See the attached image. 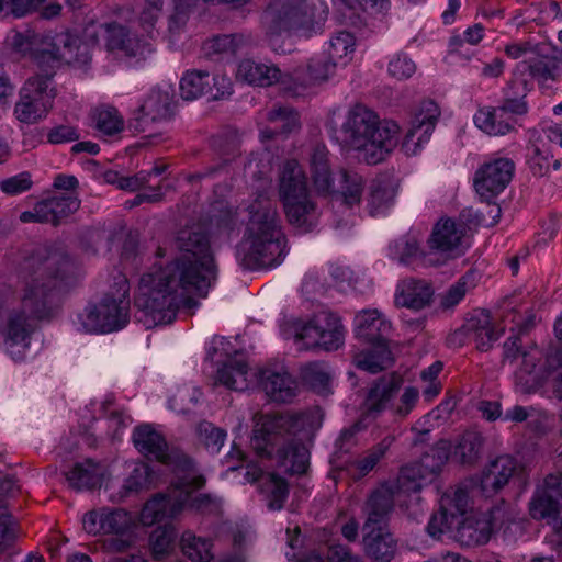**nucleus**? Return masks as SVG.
Here are the masks:
<instances>
[{"label":"nucleus","mask_w":562,"mask_h":562,"mask_svg":"<svg viewBox=\"0 0 562 562\" xmlns=\"http://www.w3.org/2000/svg\"><path fill=\"white\" fill-rule=\"evenodd\" d=\"M425 248H394L393 260L403 267L411 269L423 268V256Z\"/></svg>","instance_id":"62"},{"label":"nucleus","mask_w":562,"mask_h":562,"mask_svg":"<svg viewBox=\"0 0 562 562\" xmlns=\"http://www.w3.org/2000/svg\"><path fill=\"white\" fill-rule=\"evenodd\" d=\"M524 468L517 459L509 454H502L491 460L482 470L479 487L486 497L494 496L502 491L512 479L518 476Z\"/></svg>","instance_id":"21"},{"label":"nucleus","mask_w":562,"mask_h":562,"mask_svg":"<svg viewBox=\"0 0 562 562\" xmlns=\"http://www.w3.org/2000/svg\"><path fill=\"white\" fill-rule=\"evenodd\" d=\"M464 329L476 348L488 350L504 333V328H496L492 322L491 314L486 311H480L473 314L464 325Z\"/></svg>","instance_id":"28"},{"label":"nucleus","mask_w":562,"mask_h":562,"mask_svg":"<svg viewBox=\"0 0 562 562\" xmlns=\"http://www.w3.org/2000/svg\"><path fill=\"white\" fill-rule=\"evenodd\" d=\"M457 520L450 516V512L445 510L441 506L438 513L434 514L427 525L428 533L434 538H439L447 531L456 529Z\"/></svg>","instance_id":"60"},{"label":"nucleus","mask_w":562,"mask_h":562,"mask_svg":"<svg viewBox=\"0 0 562 562\" xmlns=\"http://www.w3.org/2000/svg\"><path fill=\"white\" fill-rule=\"evenodd\" d=\"M317 328L316 315H314L308 322L301 319L290 322L285 329V335L293 339L299 350L321 348Z\"/></svg>","instance_id":"37"},{"label":"nucleus","mask_w":562,"mask_h":562,"mask_svg":"<svg viewBox=\"0 0 562 562\" xmlns=\"http://www.w3.org/2000/svg\"><path fill=\"white\" fill-rule=\"evenodd\" d=\"M483 438L474 431L464 432L457 441L451 458L463 465H473L481 458Z\"/></svg>","instance_id":"38"},{"label":"nucleus","mask_w":562,"mask_h":562,"mask_svg":"<svg viewBox=\"0 0 562 562\" xmlns=\"http://www.w3.org/2000/svg\"><path fill=\"white\" fill-rule=\"evenodd\" d=\"M336 67L330 61L322 63L312 60L308 66V78L314 83H321L328 80L335 72Z\"/></svg>","instance_id":"64"},{"label":"nucleus","mask_w":562,"mask_h":562,"mask_svg":"<svg viewBox=\"0 0 562 562\" xmlns=\"http://www.w3.org/2000/svg\"><path fill=\"white\" fill-rule=\"evenodd\" d=\"M562 512V473L555 472L544 476L536 487L529 501V514L533 519H558Z\"/></svg>","instance_id":"19"},{"label":"nucleus","mask_w":562,"mask_h":562,"mask_svg":"<svg viewBox=\"0 0 562 562\" xmlns=\"http://www.w3.org/2000/svg\"><path fill=\"white\" fill-rule=\"evenodd\" d=\"M367 553L379 562H390L396 552V542L384 527L363 528Z\"/></svg>","instance_id":"31"},{"label":"nucleus","mask_w":562,"mask_h":562,"mask_svg":"<svg viewBox=\"0 0 562 562\" xmlns=\"http://www.w3.org/2000/svg\"><path fill=\"white\" fill-rule=\"evenodd\" d=\"M331 137L374 165L397 147L400 126L393 121H381L372 110L357 104L346 113L340 127L333 130Z\"/></svg>","instance_id":"4"},{"label":"nucleus","mask_w":562,"mask_h":562,"mask_svg":"<svg viewBox=\"0 0 562 562\" xmlns=\"http://www.w3.org/2000/svg\"><path fill=\"white\" fill-rule=\"evenodd\" d=\"M133 442L142 454L170 467L178 475L171 491L156 494L144 504L139 522L143 526H153L175 518L190 501L191 492L204 484V479L196 474L192 460L178 449H169L164 436L150 425L136 427Z\"/></svg>","instance_id":"3"},{"label":"nucleus","mask_w":562,"mask_h":562,"mask_svg":"<svg viewBox=\"0 0 562 562\" xmlns=\"http://www.w3.org/2000/svg\"><path fill=\"white\" fill-rule=\"evenodd\" d=\"M474 286V274L465 273L438 295L439 308L442 311L453 310Z\"/></svg>","instance_id":"40"},{"label":"nucleus","mask_w":562,"mask_h":562,"mask_svg":"<svg viewBox=\"0 0 562 562\" xmlns=\"http://www.w3.org/2000/svg\"><path fill=\"white\" fill-rule=\"evenodd\" d=\"M117 295H105L98 304L89 305L78 315L82 328L88 333L108 334L126 326L130 321L128 284L120 277Z\"/></svg>","instance_id":"10"},{"label":"nucleus","mask_w":562,"mask_h":562,"mask_svg":"<svg viewBox=\"0 0 562 562\" xmlns=\"http://www.w3.org/2000/svg\"><path fill=\"white\" fill-rule=\"evenodd\" d=\"M493 532L492 513L471 512L457 521L454 539L464 547L485 544Z\"/></svg>","instance_id":"22"},{"label":"nucleus","mask_w":562,"mask_h":562,"mask_svg":"<svg viewBox=\"0 0 562 562\" xmlns=\"http://www.w3.org/2000/svg\"><path fill=\"white\" fill-rule=\"evenodd\" d=\"M156 482L155 472L151 468L143 462L136 463L124 480V483L119 486V491L115 492L116 483L106 482L105 491L109 492V499L113 503L123 502L126 497L132 494H137L142 491L150 488Z\"/></svg>","instance_id":"26"},{"label":"nucleus","mask_w":562,"mask_h":562,"mask_svg":"<svg viewBox=\"0 0 562 562\" xmlns=\"http://www.w3.org/2000/svg\"><path fill=\"white\" fill-rule=\"evenodd\" d=\"M245 476L249 482H258L269 509L279 510L283 507L289 495V486L283 477L274 473H265L256 464L247 465Z\"/></svg>","instance_id":"24"},{"label":"nucleus","mask_w":562,"mask_h":562,"mask_svg":"<svg viewBox=\"0 0 562 562\" xmlns=\"http://www.w3.org/2000/svg\"><path fill=\"white\" fill-rule=\"evenodd\" d=\"M101 38L113 57L125 59L131 65L138 64L151 52L145 35L139 37L115 23H90L81 34L63 32L40 36L11 31L5 37V45L21 57H30L40 68L61 65L81 68L89 65L93 48Z\"/></svg>","instance_id":"2"},{"label":"nucleus","mask_w":562,"mask_h":562,"mask_svg":"<svg viewBox=\"0 0 562 562\" xmlns=\"http://www.w3.org/2000/svg\"><path fill=\"white\" fill-rule=\"evenodd\" d=\"M81 521L85 531L90 535L115 536L106 542L108 550L112 552H123L134 542L133 531L136 520L125 509L100 507L86 513Z\"/></svg>","instance_id":"11"},{"label":"nucleus","mask_w":562,"mask_h":562,"mask_svg":"<svg viewBox=\"0 0 562 562\" xmlns=\"http://www.w3.org/2000/svg\"><path fill=\"white\" fill-rule=\"evenodd\" d=\"M450 449V443L441 440L419 462L403 467L398 476L400 490L417 493L424 485L432 482L449 459Z\"/></svg>","instance_id":"15"},{"label":"nucleus","mask_w":562,"mask_h":562,"mask_svg":"<svg viewBox=\"0 0 562 562\" xmlns=\"http://www.w3.org/2000/svg\"><path fill=\"white\" fill-rule=\"evenodd\" d=\"M514 173L515 164L510 158L494 155L475 171L473 188L482 201L491 202L508 187Z\"/></svg>","instance_id":"16"},{"label":"nucleus","mask_w":562,"mask_h":562,"mask_svg":"<svg viewBox=\"0 0 562 562\" xmlns=\"http://www.w3.org/2000/svg\"><path fill=\"white\" fill-rule=\"evenodd\" d=\"M392 329L390 321L376 308L362 310L355 316V333L370 348L356 352L353 362L357 368L369 373H378L393 364L387 336Z\"/></svg>","instance_id":"8"},{"label":"nucleus","mask_w":562,"mask_h":562,"mask_svg":"<svg viewBox=\"0 0 562 562\" xmlns=\"http://www.w3.org/2000/svg\"><path fill=\"white\" fill-rule=\"evenodd\" d=\"M272 132H290L297 125V115L288 108H278L268 114Z\"/></svg>","instance_id":"57"},{"label":"nucleus","mask_w":562,"mask_h":562,"mask_svg":"<svg viewBox=\"0 0 562 562\" xmlns=\"http://www.w3.org/2000/svg\"><path fill=\"white\" fill-rule=\"evenodd\" d=\"M18 537V522L3 504H0V555L9 550Z\"/></svg>","instance_id":"51"},{"label":"nucleus","mask_w":562,"mask_h":562,"mask_svg":"<svg viewBox=\"0 0 562 562\" xmlns=\"http://www.w3.org/2000/svg\"><path fill=\"white\" fill-rule=\"evenodd\" d=\"M454 408L452 401H443L428 414L420 417L412 427L418 434H428L435 427V422L446 418Z\"/></svg>","instance_id":"52"},{"label":"nucleus","mask_w":562,"mask_h":562,"mask_svg":"<svg viewBox=\"0 0 562 562\" xmlns=\"http://www.w3.org/2000/svg\"><path fill=\"white\" fill-rule=\"evenodd\" d=\"M419 400V390L416 386H405L397 401L392 404V413L400 417H407L416 407Z\"/></svg>","instance_id":"56"},{"label":"nucleus","mask_w":562,"mask_h":562,"mask_svg":"<svg viewBox=\"0 0 562 562\" xmlns=\"http://www.w3.org/2000/svg\"><path fill=\"white\" fill-rule=\"evenodd\" d=\"M400 387L401 379L394 374L384 375L379 379L368 393L366 400V418L358 420L350 428L345 429L340 435V440L342 442L349 441L356 434L364 429V420L368 417H375L386 409L392 411V404L394 403L395 395L398 393Z\"/></svg>","instance_id":"18"},{"label":"nucleus","mask_w":562,"mask_h":562,"mask_svg":"<svg viewBox=\"0 0 562 562\" xmlns=\"http://www.w3.org/2000/svg\"><path fill=\"white\" fill-rule=\"evenodd\" d=\"M236 42L237 36L233 35H223L217 36L204 44V50L206 54H222V53H232L236 52Z\"/></svg>","instance_id":"63"},{"label":"nucleus","mask_w":562,"mask_h":562,"mask_svg":"<svg viewBox=\"0 0 562 562\" xmlns=\"http://www.w3.org/2000/svg\"><path fill=\"white\" fill-rule=\"evenodd\" d=\"M527 112V104L522 100H506L502 106L480 108L474 116V125L490 136H504L515 130L516 115Z\"/></svg>","instance_id":"17"},{"label":"nucleus","mask_w":562,"mask_h":562,"mask_svg":"<svg viewBox=\"0 0 562 562\" xmlns=\"http://www.w3.org/2000/svg\"><path fill=\"white\" fill-rule=\"evenodd\" d=\"M529 167L535 176H547L552 169L559 168V161L553 159L552 154L547 149L535 147L529 158Z\"/></svg>","instance_id":"55"},{"label":"nucleus","mask_w":562,"mask_h":562,"mask_svg":"<svg viewBox=\"0 0 562 562\" xmlns=\"http://www.w3.org/2000/svg\"><path fill=\"white\" fill-rule=\"evenodd\" d=\"M180 547L182 553L192 562H211L214 558L212 540L199 537L190 530L181 535Z\"/></svg>","instance_id":"39"},{"label":"nucleus","mask_w":562,"mask_h":562,"mask_svg":"<svg viewBox=\"0 0 562 562\" xmlns=\"http://www.w3.org/2000/svg\"><path fill=\"white\" fill-rule=\"evenodd\" d=\"M506 361L517 364L515 371V387L522 394L536 392L547 381V370L543 364L544 353L537 346H530L520 351L519 339L509 337L504 344Z\"/></svg>","instance_id":"13"},{"label":"nucleus","mask_w":562,"mask_h":562,"mask_svg":"<svg viewBox=\"0 0 562 562\" xmlns=\"http://www.w3.org/2000/svg\"><path fill=\"white\" fill-rule=\"evenodd\" d=\"M434 295L431 282L425 279L406 278L396 285L394 303L396 306L419 312L431 305Z\"/></svg>","instance_id":"23"},{"label":"nucleus","mask_w":562,"mask_h":562,"mask_svg":"<svg viewBox=\"0 0 562 562\" xmlns=\"http://www.w3.org/2000/svg\"><path fill=\"white\" fill-rule=\"evenodd\" d=\"M441 507L450 512V516L459 521L468 516L470 509V495L464 484L456 486L451 492L446 493L440 501Z\"/></svg>","instance_id":"43"},{"label":"nucleus","mask_w":562,"mask_h":562,"mask_svg":"<svg viewBox=\"0 0 562 562\" xmlns=\"http://www.w3.org/2000/svg\"><path fill=\"white\" fill-rule=\"evenodd\" d=\"M248 224L245 232V241L251 246H280L286 243L281 231L277 213L266 198L256 199L248 207Z\"/></svg>","instance_id":"14"},{"label":"nucleus","mask_w":562,"mask_h":562,"mask_svg":"<svg viewBox=\"0 0 562 562\" xmlns=\"http://www.w3.org/2000/svg\"><path fill=\"white\" fill-rule=\"evenodd\" d=\"M170 99V89L150 91L139 106L142 116L151 121L166 117L169 114Z\"/></svg>","instance_id":"41"},{"label":"nucleus","mask_w":562,"mask_h":562,"mask_svg":"<svg viewBox=\"0 0 562 562\" xmlns=\"http://www.w3.org/2000/svg\"><path fill=\"white\" fill-rule=\"evenodd\" d=\"M68 486L77 492L100 487L105 477V469L91 459L76 462L67 472Z\"/></svg>","instance_id":"27"},{"label":"nucleus","mask_w":562,"mask_h":562,"mask_svg":"<svg viewBox=\"0 0 562 562\" xmlns=\"http://www.w3.org/2000/svg\"><path fill=\"white\" fill-rule=\"evenodd\" d=\"M210 75L204 71H188L180 81V92L184 100L191 101L207 93Z\"/></svg>","instance_id":"44"},{"label":"nucleus","mask_w":562,"mask_h":562,"mask_svg":"<svg viewBox=\"0 0 562 562\" xmlns=\"http://www.w3.org/2000/svg\"><path fill=\"white\" fill-rule=\"evenodd\" d=\"M316 324L321 348L331 351L337 350L344 344L345 329L336 314L328 311L319 312L316 314Z\"/></svg>","instance_id":"34"},{"label":"nucleus","mask_w":562,"mask_h":562,"mask_svg":"<svg viewBox=\"0 0 562 562\" xmlns=\"http://www.w3.org/2000/svg\"><path fill=\"white\" fill-rule=\"evenodd\" d=\"M394 504L391 487L381 486L375 490L366 504L367 520L363 528L384 527V521Z\"/></svg>","instance_id":"33"},{"label":"nucleus","mask_w":562,"mask_h":562,"mask_svg":"<svg viewBox=\"0 0 562 562\" xmlns=\"http://www.w3.org/2000/svg\"><path fill=\"white\" fill-rule=\"evenodd\" d=\"M217 278L210 248H180L164 266H154L139 278L135 295L138 321L147 328L171 323L181 306L195 308L199 303L192 294L206 297Z\"/></svg>","instance_id":"1"},{"label":"nucleus","mask_w":562,"mask_h":562,"mask_svg":"<svg viewBox=\"0 0 562 562\" xmlns=\"http://www.w3.org/2000/svg\"><path fill=\"white\" fill-rule=\"evenodd\" d=\"M49 204L50 216L49 223L57 224L63 218L76 212L80 206V200L75 194H60L52 199L44 200Z\"/></svg>","instance_id":"47"},{"label":"nucleus","mask_w":562,"mask_h":562,"mask_svg":"<svg viewBox=\"0 0 562 562\" xmlns=\"http://www.w3.org/2000/svg\"><path fill=\"white\" fill-rule=\"evenodd\" d=\"M94 126L103 135L111 136L123 130L124 122L116 109L112 106H100L93 111Z\"/></svg>","instance_id":"45"},{"label":"nucleus","mask_w":562,"mask_h":562,"mask_svg":"<svg viewBox=\"0 0 562 562\" xmlns=\"http://www.w3.org/2000/svg\"><path fill=\"white\" fill-rule=\"evenodd\" d=\"M310 172L316 194L328 198L337 211H353L360 205L364 184L362 177L345 170L334 177L328 160V150L324 145H317L313 149L310 158Z\"/></svg>","instance_id":"7"},{"label":"nucleus","mask_w":562,"mask_h":562,"mask_svg":"<svg viewBox=\"0 0 562 562\" xmlns=\"http://www.w3.org/2000/svg\"><path fill=\"white\" fill-rule=\"evenodd\" d=\"M279 74V69L273 66L252 59H244L238 64L236 78L249 85L263 87L278 81Z\"/></svg>","instance_id":"35"},{"label":"nucleus","mask_w":562,"mask_h":562,"mask_svg":"<svg viewBox=\"0 0 562 562\" xmlns=\"http://www.w3.org/2000/svg\"><path fill=\"white\" fill-rule=\"evenodd\" d=\"M357 40L352 33L338 32L329 41L327 49L328 60L336 68H345L355 57Z\"/></svg>","instance_id":"36"},{"label":"nucleus","mask_w":562,"mask_h":562,"mask_svg":"<svg viewBox=\"0 0 562 562\" xmlns=\"http://www.w3.org/2000/svg\"><path fill=\"white\" fill-rule=\"evenodd\" d=\"M215 382L234 391H244L248 387V363L243 356L228 358L217 369Z\"/></svg>","instance_id":"32"},{"label":"nucleus","mask_w":562,"mask_h":562,"mask_svg":"<svg viewBox=\"0 0 562 562\" xmlns=\"http://www.w3.org/2000/svg\"><path fill=\"white\" fill-rule=\"evenodd\" d=\"M439 116L440 110L437 103L431 100L420 103L402 143V150L405 155L418 154L424 145L429 142Z\"/></svg>","instance_id":"20"},{"label":"nucleus","mask_w":562,"mask_h":562,"mask_svg":"<svg viewBox=\"0 0 562 562\" xmlns=\"http://www.w3.org/2000/svg\"><path fill=\"white\" fill-rule=\"evenodd\" d=\"M442 362L435 361L420 372V381L424 384L423 397L428 403L432 402L441 392L442 385L439 381V374L442 371Z\"/></svg>","instance_id":"48"},{"label":"nucleus","mask_w":562,"mask_h":562,"mask_svg":"<svg viewBox=\"0 0 562 562\" xmlns=\"http://www.w3.org/2000/svg\"><path fill=\"white\" fill-rule=\"evenodd\" d=\"M460 248H425L423 268H437L449 265L450 261L462 256Z\"/></svg>","instance_id":"53"},{"label":"nucleus","mask_w":562,"mask_h":562,"mask_svg":"<svg viewBox=\"0 0 562 562\" xmlns=\"http://www.w3.org/2000/svg\"><path fill=\"white\" fill-rule=\"evenodd\" d=\"M395 441L394 435L384 437L378 445L372 447L363 457L352 463V473L356 477L367 475L378 462L384 457L389 448Z\"/></svg>","instance_id":"42"},{"label":"nucleus","mask_w":562,"mask_h":562,"mask_svg":"<svg viewBox=\"0 0 562 562\" xmlns=\"http://www.w3.org/2000/svg\"><path fill=\"white\" fill-rule=\"evenodd\" d=\"M329 8L325 0H276L263 13L270 46L278 50L277 38L296 34L313 36L323 32Z\"/></svg>","instance_id":"6"},{"label":"nucleus","mask_w":562,"mask_h":562,"mask_svg":"<svg viewBox=\"0 0 562 562\" xmlns=\"http://www.w3.org/2000/svg\"><path fill=\"white\" fill-rule=\"evenodd\" d=\"M471 229L451 218H440L434 226L430 243L432 246H460L471 243Z\"/></svg>","instance_id":"30"},{"label":"nucleus","mask_w":562,"mask_h":562,"mask_svg":"<svg viewBox=\"0 0 562 562\" xmlns=\"http://www.w3.org/2000/svg\"><path fill=\"white\" fill-rule=\"evenodd\" d=\"M301 374L303 381L315 392L319 394H327L329 392L330 376L324 363H308L302 368Z\"/></svg>","instance_id":"46"},{"label":"nucleus","mask_w":562,"mask_h":562,"mask_svg":"<svg viewBox=\"0 0 562 562\" xmlns=\"http://www.w3.org/2000/svg\"><path fill=\"white\" fill-rule=\"evenodd\" d=\"M285 248H237L236 259L245 270L279 266L285 258Z\"/></svg>","instance_id":"29"},{"label":"nucleus","mask_w":562,"mask_h":562,"mask_svg":"<svg viewBox=\"0 0 562 562\" xmlns=\"http://www.w3.org/2000/svg\"><path fill=\"white\" fill-rule=\"evenodd\" d=\"M198 432L201 440L210 450H212V452L220 451L226 438V432L223 429L217 428L207 422H202L198 426Z\"/></svg>","instance_id":"59"},{"label":"nucleus","mask_w":562,"mask_h":562,"mask_svg":"<svg viewBox=\"0 0 562 562\" xmlns=\"http://www.w3.org/2000/svg\"><path fill=\"white\" fill-rule=\"evenodd\" d=\"M175 531L171 527H159L150 536V548L155 560H162L173 548Z\"/></svg>","instance_id":"50"},{"label":"nucleus","mask_w":562,"mask_h":562,"mask_svg":"<svg viewBox=\"0 0 562 562\" xmlns=\"http://www.w3.org/2000/svg\"><path fill=\"white\" fill-rule=\"evenodd\" d=\"M279 195L289 222L303 231L316 223L317 212L311 201L305 176L296 160H288L281 169Z\"/></svg>","instance_id":"9"},{"label":"nucleus","mask_w":562,"mask_h":562,"mask_svg":"<svg viewBox=\"0 0 562 562\" xmlns=\"http://www.w3.org/2000/svg\"><path fill=\"white\" fill-rule=\"evenodd\" d=\"M164 0H146L139 14L138 24L144 30L146 36L150 37L155 23L161 15Z\"/></svg>","instance_id":"58"},{"label":"nucleus","mask_w":562,"mask_h":562,"mask_svg":"<svg viewBox=\"0 0 562 562\" xmlns=\"http://www.w3.org/2000/svg\"><path fill=\"white\" fill-rule=\"evenodd\" d=\"M415 61L404 53L394 54L387 63V74L396 80H405L416 72Z\"/></svg>","instance_id":"54"},{"label":"nucleus","mask_w":562,"mask_h":562,"mask_svg":"<svg viewBox=\"0 0 562 562\" xmlns=\"http://www.w3.org/2000/svg\"><path fill=\"white\" fill-rule=\"evenodd\" d=\"M202 392L196 386H183L170 397L169 406L171 409L181 414H189L198 404Z\"/></svg>","instance_id":"49"},{"label":"nucleus","mask_w":562,"mask_h":562,"mask_svg":"<svg viewBox=\"0 0 562 562\" xmlns=\"http://www.w3.org/2000/svg\"><path fill=\"white\" fill-rule=\"evenodd\" d=\"M33 181L29 172H20L0 181V190L8 195H18L32 188Z\"/></svg>","instance_id":"61"},{"label":"nucleus","mask_w":562,"mask_h":562,"mask_svg":"<svg viewBox=\"0 0 562 562\" xmlns=\"http://www.w3.org/2000/svg\"><path fill=\"white\" fill-rule=\"evenodd\" d=\"M55 98L56 89L48 75L31 76L20 88L13 115L22 124H38L47 119Z\"/></svg>","instance_id":"12"},{"label":"nucleus","mask_w":562,"mask_h":562,"mask_svg":"<svg viewBox=\"0 0 562 562\" xmlns=\"http://www.w3.org/2000/svg\"><path fill=\"white\" fill-rule=\"evenodd\" d=\"M299 422L300 418L292 415H256L251 438L254 450L261 457H270L278 446L276 452L278 465L292 474L305 473L308 467V450L296 439L285 438V435L296 432Z\"/></svg>","instance_id":"5"},{"label":"nucleus","mask_w":562,"mask_h":562,"mask_svg":"<svg viewBox=\"0 0 562 562\" xmlns=\"http://www.w3.org/2000/svg\"><path fill=\"white\" fill-rule=\"evenodd\" d=\"M266 394L274 402H290L296 396L297 383L284 366L268 367L260 373Z\"/></svg>","instance_id":"25"}]
</instances>
